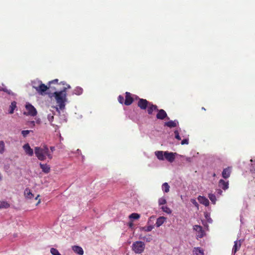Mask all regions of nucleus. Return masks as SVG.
Wrapping results in <instances>:
<instances>
[{"mask_svg": "<svg viewBox=\"0 0 255 255\" xmlns=\"http://www.w3.org/2000/svg\"><path fill=\"white\" fill-rule=\"evenodd\" d=\"M153 229V227L152 226H148L147 227H144L142 228V230L145 232H150Z\"/></svg>", "mask_w": 255, "mask_h": 255, "instance_id": "36", "label": "nucleus"}, {"mask_svg": "<svg viewBox=\"0 0 255 255\" xmlns=\"http://www.w3.org/2000/svg\"><path fill=\"white\" fill-rule=\"evenodd\" d=\"M133 226V224L132 223V221H131L128 223V226L129 228H132Z\"/></svg>", "mask_w": 255, "mask_h": 255, "instance_id": "43", "label": "nucleus"}, {"mask_svg": "<svg viewBox=\"0 0 255 255\" xmlns=\"http://www.w3.org/2000/svg\"><path fill=\"white\" fill-rule=\"evenodd\" d=\"M140 218V215L137 214V213H132L129 216V218L130 219H135V220H137L139 218Z\"/></svg>", "mask_w": 255, "mask_h": 255, "instance_id": "29", "label": "nucleus"}, {"mask_svg": "<svg viewBox=\"0 0 255 255\" xmlns=\"http://www.w3.org/2000/svg\"><path fill=\"white\" fill-rule=\"evenodd\" d=\"M166 220V218L161 216L157 219L155 225L157 227L161 226Z\"/></svg>", "mask_w": 255, "mask_h": 255, "instance_id": "18", "label": "nucleus"}, {"mask_svg": "<svg viewBox=\"0 0 255 255\" xmlns=\"http://www.w3.org/2000/svg\"><path fill=\"white\" fill-rule=\"evenodd\" d=\"M9 204L6 201H0V208H8Z\"/></svg>", "mask_w": 255, "mask_h": 255, "instance_id": "27", "label": "nucleus"}, {"mask_svg": "<svg viewBox=\"0 0 255 255\" xmlns=\"http://www.w3.org/2000/svg\"><path fill=\"white\" fill-rule=\"evenodd\" d=\"M53 119H54V117L53 116H51V119H49V121H52Z\"/></svg>", "mask_w": 255, "mask_h": 255, "instance_id": "48", "label": "nucleus"}, {"mask_svg": "<svg viewBox=\"0 0 255 255\" xmlns=\"http://www.w3.org/2000/svg\"><path fill=\"white\" fill-rule=\"evenodd\" d=\"M50 253L52 255H61L57 249L53 248L51 249Z\"/></svg>", "mask_w": 255, "mask_h": 255, "instance_id": "34", "label": "nucleus"}, {"mask_svg": "<svg viewBox=\"0 0 255 255\" xmlns=\"http://www.w3.org/2000/svg\"><path fill=\"white\" fill-rule=\"evenodd\" d=\"M2 180V176L1 175V174L0 173V181Z\"/></svg>", "mask_w": 255, "mask_h": 255, "instance_id": "49", "label": "nucleus"}, {"mask_svg": "<svg viewBox=\"0 0 255 255\" xmlns=\"http://www.w3.org/2000/svg\"><path fill=\"white\" fill-rule=\"evenodd\" d=\"M24 195L26 198L31 199L34 197V195L31 193L30 189L26 188L24 191Z\"/></svg>", "mask_w": 255, "mask_h": 255, "instance_id": "23", "label": "nucleus"}, {"mask_svg": "<svg viewBox=\"0 0 255 255\" xmlns=\"http://www.w3.org/2000/svg\"><path fill=\"white\" fill-rule=\"evenodd\" d=\"M157 113L156 114V118L159 120H164L165 118H167L169 119V118L167 117V115L166 112L163 110L160 109L157 110Z\"/></svg>", "mask_w": 255, "mask_h": 255, "instance_id": "9", "label": "nucleus"}, {"mask_svg": "<svg viewBox=\"0 0 255 255\" xmlns=\"http://www.w3.org/2000/svg\"><path fill=\"white\" fill-rule=\"evenodd\" d=\"M213 176L214 177H215V176H216V174H215V173H214V174H213Z\"/></svg>", "mask_w": 255, "mask_h": 255, "instance_id": "53", "label": "nucleus"}, {"mask_svg": "<svg viewBox=\"0 0 255 255\" xmlns=\"http://www.w3.org/2000/svg\"><path fill=\"white\" fill-rule=\"evenodd\" d=\"M192 157H186V160L188 162H192Z\"/></svg>", "mask_w": 255, "mask_h": 255, "instance_id": "41", "label": "nucleus"}, {"mask_svg": "<svg viewBox=\"0 0 255 255\" xmlns=\"http://www.w3.org/2000/svg\"><path fill=\"white\" fill-rule=\"evenodd\" d=\"M181 143L182 145L188 144L189 143V140H188V139H184L183 140H182Z\"/></svg>", "mask_w": 255, "mask_h": 255, "instance_id": "39", "label": "nucleus"}, {"mask_svg": "<svg viewBox=\"0 0 255 255\" xmlns=\"http://www.w3.org/2000/svg\"><path fill=\"white\" fill-rule=\"evenodd\" d=\"M198 200L200 203L205 205V206H208L209 205V201L208 199L204 196H199L198 197Z\"/></svg>", "mask_w": 255, "mask_h": 255, "instance_id": "16", "label": "nucleus"}, {"mask_svg": "<svg viewBox=\"0 0 255 255\" xmlns=\"http://www.w3.org/2000/svg\"><path fill=\"white\" fill-rule=\"evenodd\" d=\"M125 99H124V98L123 96H121V95H120L119 97H118V101L119 102V103H120L121 104H124V102H125Z\"/></svg>", "mask_w": 255, "mask_h": 255, "instance_id": "37", "label": "nucleus"}, {"mask_svg": "<svg viewBox=\"0 0 255 255\" xmlns=\"http://www.w3.org/2000/svg\"><path fill=\"white\" fill-rule=\"evenodd\" d=\"M176 153L169 152L168 151H156L155 152V155L160 160H163L165 158L170 162H172L175 158Z\"/></svg>", "mask_w": 255, "mask_h": 255, "instance_id": "3", "label": "nucleus"}, {"mask_svg": "<svg viewBox=\"0 0 255 255\" xmlns=\"http://www.w3.org/2000/svg\"><path fill=\"white\" fill-rule=\"evenodd\" d=\"M25 108L27 111V115L34 117L37 115V112L36 109L31 104L27 103Z\"/></svg>", "mask_w": 255, "mask_h": 255, "instance_id": "7", "label": "nucleus"}, {"mask_svg": "<svg viewBox=\"0 0 255 255\" xmlns=\"http://www.w3.org/2000/svg\"><path fill=\"white\" fill-rule=\"evenodd\" d=\"M139 238L146 242H150L152 240V236L150 235H147L143 237H142L141 235H140Z\"/></svg>", "mask_w": 255, "mask_h": 255, "instance_id": "24", "label": "nucleus"}, {"mask_svg": "<svg viewBox=\"0 0 255 255\" xmlns=\"http://www.w3.org/2000/svg\"><path fill=\"white\" fill-rule=\"evenodd\" d=\"M39 84L37 86H33V87L40 95H44L46 94V91L48 89H51L49 85H45L43 84L41 81L39 82Z\"/></svg>", "mask_w": 255, "mask_h": 255, "instance_id": "5", "label": "nucleus"}, {"mask_svg": "<svg viewBox=\"0 0 255 255\" xmlns=\"http://www.w3.org/2000/svg\"><path fill=\"white\" fill-rule=\"evenodd\" d=\"M217 194L219 195H221L222 193V191L221 189H218L217 191Z\"/></svg>", "mask_w": 255, "mask_h": 255, "instance_id": "44", "label": "nucleus"}, {"mask_svg": "<svg viewBox=\"0 0 255 255\" xmlns=\"http://www.w3.org/2000/svg\"><path fill=\"white\" fill-rule=\"evenodd\" d=\"M32 130H24L21 131V134L24 137H25Z\"/></svg>", "mask_w": 255, "mask_h": 255, "instance_id": "35", "label": "nucleus"}, {"mask_svg": "<svg viewBox=\"0 0 255 255\" xmlns=\"http://www.w3.org/2000/svg\"><path fill=\"white\" fill-rule=\"evenodd\" d=\"M191 202L192 203H193L196 206H197L198 205V203H197V202L194 199H192L191 200Z\"/></svg>", "mask_w": 255, "mask_h": 255, "instance_id": "40", "label": "nucleus"}, {"mask_svg": "<svg viewBox=\"0 0 255 255\" xmlns=\"http://www.w3.org/2000/svg\"><path fill=\"white\" fill-rule=\"evenodd\" d=\"M161 208L164 212H165L168 214H171L172 212L171 210L167 206H162Z\"/></svg>", "mask_w": 255, "mask_h": 255, "instance_id": "31", "label": "nucleus"}, {"mask_svg": "<svg viewBox=\"0 0 255 255\" xmlns=\"http://www.w3.org/2000/svg\"><path fill=\"white\" fill-rule=\"evenodd\" d=\"M16 108V103L15 102H13L11 103L10 106V110L9 111V114H13L15 108Z\"/></svg>", "mask_w": 255, "mask_h": 255, "instance_id": "32", "label": "nucleus"}, {"mask_svg": "<svg viewBox=\"0 0 255 255\" xmlns=\"http://www.w3.org/2000/svg\"><path fill=\"white\" fill-rule=\"evenodd\" d=\"M146 109L149 115H152L154 111H157L158 109L157 106L152 103H150Z\"/></svg>", "mask_w": 255, "mask_h": 255, "instance_id": "13", "label": "nucleus"}, {"mask_svg": "<svg viewBox=\"0 0 255 255\" xmlns=\"http://www.w3.org/2000/svg\"><path fill=\"white\" fill-rule=\"evenodd\" d=\"M23 148L25 152L29 156H32L33 154V149L30 147L28 143H26L23 146Z\"/></svg>", "mask_w": 255, "mask_h": 255, "instance_id": "12", "label": "nucleus"}, {"mask_svg": "<svg viewBox=\"0 0 255 255\" xmlns=\"http://www.w3.org/2000/svg\"><path fill=\"white\" fill-rule=\"evenodd\" d=\"M30 124L32 125V127H34L35 126V122L32 121L30 122Z\"/></svg>", "mask_w": 255, "mask_h": 255, "instance_id": "46", "label": "nucleus"}, {"mask_svg": "<svg viewBox=\"0 0 255 255\" xmlns=\"http://www.w3.org/2000/svg\"><path fill=\"white\" fill-rule=\"evenodd\" d=\"M231 169L230 167L224 169L222 172V176L224 178H228L231 175Z\"/></svg>", "mask_w": 255, "mask_h": 255, "instance_id": "15", "label": "nucleus"}, {"mask_svg": "<svg viewBox=\"0 0 255 255\" xmlns=\"http://www.w3.org/2000/svg\"><path fill=\"white\" fill-rule=\"evenodd\" d=\"M208 197L210 200L211 201L213 204H215L216 201V196L212 193H210L208 195Z\"/></svg>", "mask_w": 255, "mask_h": 255, "instance_id": "30", "label": "nucleus"}, {"mask_svg": "<svg viewBox=\"0 0 255 255\" xmlns=\"http://www.w3.org/2000/svg\"><path fill=\"white\" fill-rule=\"evenodd\" d=\"M40 166L41 168L42 171L45 173H48L50 171V166L47 164H42L40 163Z\"/></svg>", "mask_w": 255, "mask_h": 255, "instance_id": "20", "label": "nucleus"}, {"mask_svg": "<svg viewBox=\"0 0 255 255\" xmlns=\"http://www.w3.org/2000/svg\"><path fill=\"white\" fill-rule=\"evenodd\" d=\"M71 88L69 85H66L63 88L60 89V91H54L53 96H54L60 110H63L65 107V102L66 101V91L67 89Z\"/></svg>", "mask_w": 255, "mask_h": 255, "instance_id": "1", "label": "nucleus"}, {"mask_svg": "<svg viewBox=\"0 0 255 255\" xmlns=\"http://www.w3.org/2000/svg\"><path fill=\"white\" fill-rule=\"evenodd\" d=\"M174 134H175V137L178 139V140H181V138L179 135V132L178 131V130H175L174 131Z\"/></svg>", "mask_w": 255, "mask_h": 255, "instance_id": "38", "label": "nucleus"}, {"mask_svg": "<svg viewBox=\"0 0 255 255\" xmlns=\"http://www.w3.org/2000/svg\"><path fill=\"white\" fill-rule=\"evenodd\" d=\"M58 79H55L48 82V85L51 88V92L60 89L61 88H59V86L61 85L66 86L67 84H66L65 82H61L60 83H58Z\"/></svg>", "mask_w": 255, "mask_h": 255, "instance_id": "6", "label": "nucleus"}, {"mask_svg": "<svg viewBox=\"0 0 255 255\" xmlns=\"http://www.w3.org/2000/svg\"><path fill=\"white\" fill-rule=\"evenodd\" d=\"M193 252L194 255H204L203 250L200 248H194Z\"/></svg>", "mask_w": 255, "mask_h": 255, "instance_id": "21", "label": "nucleus"}, {"mask_svg": "<svg viewBox=\"0 0 255 255\" xmlns=\"http://www.w3.org/2000/svg\"><path fill=\"white\" fill-rule=\"evenodd\" d=\"M39 197V195H38L36 197L35 199H36H36H37V198H38Z\"/></svg>", "mask_w": 255, "mask_h": 255, "instance_id": "50", "label": "nucleus"}, {"mask_svg": "<svg viewBox=\"0 0 255 255\" xmlns=\"http://www.w3.org/2000/svg\"><path fill=\"white\" fill-rule=\"evenodd\" d=\"M202 109L203 110L206 111L205 108H204V107H202Z\"/></svg>", "mask_w": 255, "mask_h": 255, "instance_id": "52", "label": "nucleus"}, {"mask_svg": "<svg viewBox=\"0 0 255 255\" xmlns=\"http://www.w3.org/2000/svg\"><path fill=\"white\" fill-rule=\"evenodd\" d=\"M251 171L253 172L255 171V168H254V167H253L252 168H251Z\"/></svg>", "mask_w": 255, "mask_h": 255, "instance_id": "47", "label": "nucleus"}, {"mask_svg": "<svg viewBox=\"0 0 255 255\" xmlns=\"http://www.w3.org/2000/svg\"><path fill=\"white\" fill-rule=\"evenodd\" d=\"M73 251L79 255H83L84 254V251L83 249L78 246H74L72 247Z\"/></svg>", "mask_w": 255, "mask_h": 255, "instance_id": "17", "label": "nucleus"}, {"mask_svg": "<svg viewBox=\"0 0 255 255\" xmlns=\"http://www.w3.org/2000/svg\"><path fill=\"white\" fill-rule=\"evenodd\" d=\"M150 102H149L146 99H139L137 106L141 110H145Z\"/></svg>", "mask_w": 255, "mask_h": 255, "instance_id": "8", "label": "nucleus"}, {"mask_svg": "<svg viewBox=\"0 0 255 255\" xmlns=\"http://www.w3.org/2000/svg\"><path fill=\"white\" fill-rule=\"evenodd\" d=\"M241 246V243L240 241H236L234 242V245L233 248L232 252L234 254L240 249Z\"/></svg>", "mask_w": 255, "mask_h": 255, "instance_id": "19", "label": "nucleus"}, {"mask_svg": "<svg viewBox=\"0 0 255 255\" xmlns=\"http://www.w3.org/2000/svg\"><path fill=\"white\" fill-rule=\"evenodd\" d=\"M5 151V144L3 141L0 140V154H3Z\"/></svg>", "mask_w": 255, "mask_h": 255, "instance_id": "28", "label": "nucleus"}, {"mask_svg": "<svg viewBox=\"0 0 255 255\" xmlns=\"http://www.w3.org/2000/svg\"><path fill=\"white\" fill-rule=\"evenodd\" d=\"M158 203L159 206L165 205L166 204L167 201L164 197H161L158 199Z\"/></svg>", "mask_w": 255, "mask_h": 255, "instance_id": "33", "label": "nucleus"}, {"mask_svg": "<svg viewBox=\"0 0 255 255\" xmlns=\"http://www.w3.org/2000/svg\"><path fill=\"white\" fill-rule=\"evenodd\" d=\"M177 122L175 121H170L169 122L165 123V126L169 128H174L176 127Z\"/></svg>", "mask_w": 255, "mask_h": 255, "instance_id": "22", "label": "nucleus"}, {"mask_svg": "<svg viewBox=\"0 0 255 255\" xmlns=\"http://www.w3.org/2000/svg\"><path fill=\"white\" fill-rule=\"evenodd\" d=\"M83 90L82 88L80 87H77L74 90V94L77 95H80L83 93Z\"/></svg>", "mask_w": 255, "mask_h": 255, "instance_id": "25", "label": "nucleus"}, {"mask_svg": "<svg viewBox=\"0 0 255 255\" xmlns=\"http://www.w3.org/2000/svg\"><path fill=\"white\" fill-rule=\"evenodd\" d=\"M219 186L224 190L229 188V182L225 181L223 179H220L219 181Z\"/></svg>", "mask_w": 255, "mask_h": 255, "instance_id": "14", "label": "nucleus"}, {"mask_svg": "<svg viewBox=\"0 0 255 255\" xmlns=\"http://www.w3.org/2000/svg\"><path fill=\"white\" fill-rule=\"evenodd\" d=\"M35 154L40 160H44L46 156L50 159L52 158V155L50 153L49 150L46 145H43L42 147H36L35 148Z\"/></svg>", "mask_w": 255, "mask_h": 255, "instance_id": "2", "label": "nucleus"}, {"mask_svg": "<svg viewBox=\"0 0 255 255\" xmlns=\"http://www.w3.org/2000/svg\"><path fill=\"white\" fill-rule=\"evenodd\" d=\"M50 150H51V153L52 154V153L55 150V147L54 146H51L50 147Z\"/></svg>", "mask_w": 255, "mask_h": 255, "instance_id": "45", "label": "nucleus"}, {"mask_svg": "<svg viewBox=\"0 0 255 255\" xmlns=\"http://www.w3.org/2000/svg\"><path fill=\"white\" fill-rule=\"evenodd\" d=\"M163 191L165 193H168L169 191L170 186L166 182L164 183L162 185Z\"/></svg>", "mask_w": 255, "mask_h": 255, "instance_id": "26", "label": "nucleus"}, {"mask_svg": "<svg viewBox=\"0 0 255 255\" xmlns=\"http://www.w3.org/2000/svg\"><path fill=\"white\" fill-rule=\"evenodd\" d=\"M1 91H3V92H4L7 93H8V94H9V93H9V91H8L6 88H2V89H1Z\"/></svg>", "mask_w": 255, "mask_h": 255, "instance_id": "42", "label": "nucleus"}, {"mask_svg": "<svg viewBox=\"0 0 255 255\" xmlns=\"http://www.w3.org/2000/svg\"><path fill=\"white\" fill-rule=\"evenodd\" d=\"M193 229L198 233L197 235L198 238H202L203 237L204 235V231L203 230V228L201 226L195 225L193 227Z\"/></svg>", "mask_w": 255, "mask_h": 255, "instance_id": "11", "label": "nucleus"}, {"mask_svg": "<svg viewBox=\"0 0 255 255\" xmlns=\"http://www.w3.org/2000/svg\"><path fill=\"white\" fill-rule=\"evenodd\" d=\"M133 102V99L132 97L131 94L127 92L126 93V97H125V100L124 102V104L126 106H129Z\"/></svg>", "mask_w": 255, "mask_h": 255, "instance_id": "10", "label": "nucleus"}, {"mask_svg": "<svg viewBox=\"0 0 255 255\" xmlns=\"http://www.w3.org/2000/svg\"><path fill=\"white\" fill-rule=\"evenodd\" d=\"M40 202V200L39 199L36 205H38V204H39Z\"/></svg>", "mask_w": 255, "mask_h": 255, "instance_id": "51", "label": "nucleus"}, {"mask_svg": "<svg viewBox=\"0 0 255 255\" xmlns=\"http://www.w3.org/2000/svg\"><path fill=\"white\" fill-rule=\"evenodd\" d=\"M145 248V244L141 241H136L132 244V250L136 254H141L143 252Z\"/></svg>", "mask_w": 255, "mask_h": 255, "instance_id": "4", "label": "nucleus"}]
</instances>
